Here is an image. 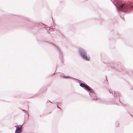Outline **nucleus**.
Masks as SVG:
<instances>
[{
	"instance_id": "4",
	"label": "nucleus",
	"mask_w": 133,
	"mask_h": 133,
	"mask_svg": "<svg viewBox=\"0 0 133 133\" xmlns=\"http://www.w3.org/2000/svg\"><path fill=\"white\" fill-rule=\"evenodd\" d=\"M124 4H123L121 5L119 7H118V10H122L121 9L123 8V7L124 8Z\"/></svg>"
},
{
	"instance_id": "6",
	"label": "nucleus",
	"mask_w": 133,
	"mask_h": 133,
	"mask_svg": "<svg viewBox=\"0 0 133 133\" xmlns=\"http://www.w3.org/2000/svg\"><path fill=\"white\" fill-rule=\"evenodd\" d=\"M57 107H58V108H59V107L58 106H57Z\"/></svg>"
},
{
	"instance_id": "2",
	"label": "nucleus",
	"mask_w": 133,
	"mask_h": 133,
	"mask_svg": "<svg viewBox=\"0 0 133 133\" xmlns=\"http://www.w3.org/2000/svg\"><path fill=\"white\" fill-rule=\"evenodd\" d=\"M80 85L81 87L84 88L90 91L91 92H94L93 90L87 85H85L82 83H81L80 84Z\"/></svg>"
},
{
	"instance_id": "3",
	"label": "nucleus",
	"mask_w": 133,
	"mask_h": 133,
	"mask_svg": "<svg viewBox=\"0 0 133 133\" xmlns=\"http://www.w3.org/2000/svg\"><path fill=\"white\" fill-rule=\"evenodd\" d=\"M22 126L21 125L18 126L17 128L15 133H20L22 131Z\"/></svg>"
},
{
	"instance_id": "1",
	"label": "nucleus",
	"mask_w": 133,
	"mask_h": 133,
	"mask_svg": "<svg viewBox=\"0 0 133 133\" xmlns=\"http://www.w3.org/2000/svg\"><path fill=\"white\" fill-rule=\"evenodd\" d=\"M82 50L81 49L79 50V51L81 55L86 60L89 61L90 60V58L88 57L86 55V52L84 50L82 51Z\"/></svg>"
},
{
	"instance_id": "5",
	"label": "nucleus",
	"mask_w": 133,
	"mask_h": 133,
	"mask_svg": "<svg viewBox=\"0 0 133 133\" xmlns=\"http://www.w3.org/2000/svg\"><path fill=\"white\" fill-rule=\"evenodd\" d=\"M131 9H133V5H132L131 7Z\"/></svg>"
}]
</instances>
